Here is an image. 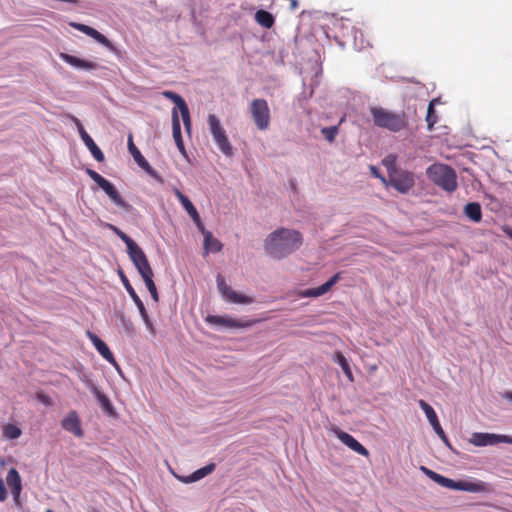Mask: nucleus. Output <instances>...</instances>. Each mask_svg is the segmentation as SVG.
Here are the masks:
<instances>
[{
  "label": "nucleus",
  "instance_id": "nucleus-1",
  "mask_svg": "<svg viewBox=\"0 0 512 512\" xmlns=\"http://www.w3.org/2000/svg\"><path fill=\"white\" fill-rule=\"evenodd\" d=\"M104 225L113 233H115L126 244L129 258L137 268L139 274L141 275L143 281L145 282L148 291L155 292L157 288L153 280L154 273L149 264L147 256L142 250V248L139 247L138 244L132 238H130L117 226L111 223H105Z\"/></svg>",
  "mask_w": 512,
  "mask_h": 512
},
{
  "label": "nucleus",
  "instance_id": "nucleus-2",
  "mask_svg": "<svg viewBox=\"0 0 512 512\" xmlns=\"http://www.w3.org/2000/svg\"><path fill=\"white\" fill-rule=\"evenodd\" d=\"M302 243L303 237L299 231L280 228L268 235L264 247L270 256L282 259L298 250Z\"/></svg>",
  "mask_w": 512,
  "mask_h": 512
},
{
  "label": "nucleus",
  "instance_id": "nucleus-3",
  "mask_svg": "<svg viewBox=\"0 0 512 512\" xmlns=\"http://www.w3.org/2000/svg\"><path fill=\"white\" fill-rule=\"evenodd\" d=\"M370 113L374 125L379 128L397 133L409 126L408 116L404 111L393 112L383 107H371Z\"/></svg>",
  "mask_w": 512,
  "mask_h": 512
},
{
  "label": "nucleus",
  "instance_id": "nucleus-4",
  "mask_svg": "<svg viewBox=\"0 0 512 512\" xmlns=\"http://www.w3.org/2000/svg\"><path fill=\"white\" fill-rule=\"evenodd\" d=\"M335 38L341 46L351 45L355 49L365 48V40L362 32L355 27L348 18H340L333 23Z\"/></svg>",
  "mask_w": 512,
  "mask_h": 512
},
{
  "label": "nucleus",
  "instance_id": "nucleus-5",
  "mask_svg": "<svg viewBox=\"0 0 512 512\" xmlns=\"http://www.w3.org/2000/svg\"><path fill=\"white\" fill-rule=\"evenodd\" d=\"M428 178L447 192L457 188V175L454 169L445 164H433L427 169Z\"/></svg>",
  "mask_w": 512,
  "mask_h": 512
},
{
  "label": "nucleus",
  "instance_id": "nucleus-6",
  "mask_svg": "<svg viewBox=\"0 0 512 512\" xmlns=\"http://www.w3.org/2000/svg\"><path fill=\"white\" fill-rule=\"evenodd\" d=\"M210 133L219 150L227 157L233 155V147L219 118L214 114L207 117Z\"/></svg>",
  "mask_w": 512,
  "mask_h": 512
},
{
  "label": "nucleus",
  "instance_id": "nucleus-7",
  "mask_svg": "<svg viewBox=\"0 0 512 512\" xmlns=\"http://www.w3.org/2000/svg\"><path fill=\"white\" fill-rule=\"evenodd\" d=\"M86 173L108 195L115 205L125 211L132 209V206L121 197L116 187L110 181L92 169H87Z\"/></svg>",
  "mask_w": 512,
  "mask_h": 512
},
{
  "label": "nucleus",
  "instance_id": "nucleus-8",
  "mask_svg": "<svg viewBox=\"0 0 512 512\" xmlns=\"http://www.w3.org/2000/svg\"><path fill=\"white\" fill-rule=\"evenodd\" d=\"M249 110L257 129L264 131L269 128L271 114L265 99L258 98L251 101Z\"/></svg>",
  "mask_w": 512,
  "mask_h": 512
},
{
  "label": "nucleus",
  "instance_id": "nucleus-9",
  "mask_svg": "<svg viewBox=\"0 0 512 512\" xmlns=\"http://www.w3.org/2000/svg\"><path fill=\"white\" fill-rule=\"evenodd\" d=\"M387 185L405 194L415 185V178L411 172L404 170L394 171L388 176Z\"/></svg>",
  "mask_w": 512,
  "mask_h": 512
},
{
  "label": "nucleus",
  "instance_id": "nucleus-10",
  "mask_svg": "<svg viewBox=\"0 0 512 512\" xmlns=\"http://www.w3.org/2000/svg\"><path fill=\"white\" fill-rule=\"evenodd\" d=\"M66 118H68L70 121H72L75 124V126L77 127V130L80 134L81 139L83 140V142L85 143L86 147L89 149V151L91 152L93 157L97 161L102 162L104 160L103 152L97 146V144L94 142V140L90 137V135L86 132L81 121L72 114H66Z\"/></svg>",
  "mask_w": 512,
  "mask_h": 512
},
{
  "label": "nucleus",
  "instance_id": "nucleus-11",
  "mask_svg": "<svg viewBox=\"0 0 512 512\" xmlns=\"http://www.w3.org/2000/svg\"><path fill=\"white\" fill-rule=\"evenodd\" d=\"M469 442L477 447L491 446L498 443L512 444V436L476 432L471 435Z\"/></svg>",
  "mask_w": 512,
  "mask_h": 512
},
{
  "label": "nucleus",
  "instance_id": "nucleus-12",
  "mask_svg": "<svg viewBox=\"0 0 512 512\" xmlns=\"http://www.w3.org/2000/svg\"><path fill=\"white\" fill-rule=\"evenodd\" d=\"M205 321L211 325H220L228 328H249L258 322L251 319H234L229 316L208 315Z\"/></svg>",
  "mask_w": 512,
  "mask_h": 512
},
{
  "label": "nucleus",
  "instance_id": "nucleus-13",
  "mask_svg": "<svg viewBox=\"0 0 512 512\" xmlns=\"http://www.w3.org/2000/svg\"><path fill=\"white\" fill-rule=\"evenodd\" d=\"M217 287L222 297L230 303L235 304H251L254 302L252 297L245 296L234 291L230 286H228L225 280L221 277H217Z\"/></svg>",
  "mask_w": 512,
  "mask_h": 512
},
{
  "label": "nucleus",
  "instance_id": "nucleus-14",
  "mask_svg": "<svg viewBox=\"0 0 512 512\" xmlns=\"http://www.w3.org/2000/svg\"><path fill=\"white\" fill-rule=\"evenodd\" d=\"M119 275H120L121 281H122L126 291L128 292V294L130 295V297L134 301L135 305L137 306V308H138V310L140 312V315H141L143 321L145 322L146 326L149 329H152V323H151V321L149 319L148 313L146 311V308H145L142 300L140 299V297L136 293L135 289L133 288V286L131 285L130 281L125 276V274L122 271H120Z\"/></svg>",
  "mask_w": 512,
  "mask_h": 512
},
{
  "label": "nucleus",
  "instance_id": "nucleus-15",
  "mask_svg": "<svg viewBox=\"0 0 512 512\" xmlns=\"http://www.w3.org/2000/svg\"><path fill=\"white\" fill-rule=\"evenodd\" d=\"M446 488L472 493L488 491V485L482 481H454L452 479H448Z\"/></svg>",
  "mask_w": 512,
  "mask_h": 512
},
{
  "label": "nucleus",
  "instance_id": "nucleus-16",
  "mask_svg": "<svg viewBox=\"0 0 512 512\" xmlns=\"http://www.w3.org/2000/svg\"><path fill=\"white\" fill-rule=\"evenodd\" d=\"M128 150L131 153L134 161L143 169L145 170L149 175L152 177H156L155 170L150 166L148 161L145 159V157L141 154L139 149L135 146L133 142L132 135H129L128 137Z\"/></svg>",
  "mask_w": 512,
  "mask_h": 512
},
{
  "label": "nucleus",
  "instance_id": "nucleus-17",
  "mask_svg": "<svg viewBox=\"0 0 512 512\" xmlns=\"http://www.w3.org/2000/svg\"><path fill=\"white\" fill-rule=\"evenodd\" d=\"M87 335H88L89 339L91 340V342L93 343L96 350L99 352V354L106 361H108L109 363L116 366L117 362L115 360V357H114L113 353L110 351L107 344L103 340H101L97 335H95L94 333H92L90 331L87 332Z\"/></svg>",
  "mask_w": 512,
  "mask_h": 512
},
{
  "label": "nucleus",
  "instance_id": "nucleus-18",
  "mask_svg": "<svg viewBox=\"0 0 512 512\" xmlns=\"http://www.w3.org/2000/svg\"><path fill=\"white\" fill-rule=\"evenodd\" d=\"M62 427L64 430L73 433L76 437H82L84 434L76 411L68 413V415L62 420Z\"/></svg>",
  "mask_w": 512,
  "mask_h": 512
},
{
  "label": "nucleus",
  "instance_id": "nucleus-19",
  "mask_svg": "<svg viewBox=\"0 0 512 512\" xmlns=\"http://www.w3.org/2000/svg\"><path fill=\"white\" fill-rule=\"evenodd\" d=\"M336 435H337L338 439L343 444L348 446L354 452H356L362 456H365V457L369 456V451L360 442H358L352 435H350L344 431H338L336 433Z\"/></svg>",
  "mask_w": 512,
  "mask_h": 512
},
{
  "label": "nucleus",
  "instance_id": "nucleus-20",
  "mask_svg": "<svg viewBox=\"0 0 512 512\" xmlns=\"http://www.w3.org/2000/svg\"><path fill=\"white\" fill-rule=\"evenodd\" d=\"M340 279V273L333 275L327 282L316 288L306 289L301 292L302 297H319L327 293Z\"/></svg>",
  "mask_w": 512,
  "mask_h": 512
},
{
  "label": "nucleus",
  "instance_id": "nucleus-21",
  "mask_svg": "<svg viewBox=\"0 0 512 512\" xmlns=\"http://www.w3.org/2000/svg\"><path fill=\"white\" fill-rule=\"evenodd\" d=\"M172 134L178 150L181 154L186 155V150L181 134L180 120L175 109L172 112Z\"/></svg>",
  "mask_w": 512,
  "mask_h": 512
},
{
  "label": "nucleus",
  "instance_id": "nucleus-22",
  "mask_svg": "<svg viewBox=\"0 0 512 512\" xmlns=\"http://www.w3.org/2000/svg\"><path fill=\"white\" fill-rule=\"evenodd\" d=\"M60 58L66 63L78 69L94 70L98 67L97 63L95 62L86 61L67 53H61Z\"/></svg>",
  "mask_w": 512,
  "mask_h": 512
},
{
  "label": "nucleus",
  "instance_id": "nucleus-23",
  "mask_svg": "<svg viewBox=\"0 0 512 512\" xmlns=\"http://www.w3.org/2000/svg\"><path fill=\"white\" fill-rule=\"evenodd\" d=\"M7 485L15 499H18L22 490L21 477L15 468H11L6 476Z\"/></svg>",
  "mask_w": 512,
  "mask_h": 512
},
{
  "label": "nucleus",
  "instance_id": "nucleus-24",
  "mask_svg": "<svg viewBox=\"0 0 512 512\" xmlns=\"http://www.w3.org/2000/svg\"><path fill=\"white\" fill-rule=\"evenodd\" d=\"M91 391L98 400L99 404L101 405L102 409L106 411L108 414L113 415L114 414V408L109 400V398L95 385H91Z\"/></svg>",
  "mask_w": 512,
  "mask_h": 512
},
{
  "label": "nucleus",
  "instance_id": "nucleus-25",
  "mask_svg": "<svg viewBox=\"0 0 512 512\" xmlns=\"http://www.w3.org/2000/svg\"><path fill=\"white\" fill-rule=\"evenodd\" d=\"M255 21L263 28L270 29L275 23V18L270 12L261 9L255 13Z\"/></svg>",
  "mask_w": 512,
  "mask_h": 512
},
{
  "label": "nucleus",
  "instance_id": "nucleus-26",
  "mask_svg": "<svg viewBox=\"0 0 512 512\" xmlns=\"http://www.w3.org/2000/svg\"><path fill=\"white\" fill-rule=\"evenodd\" d=\"M214 469H215V464L210 463V464L196 470L191 475L187 476L185 479H183V482L191 483V482L198 481V480L204 478L205 476H207L208 474L212 473L214 471Z\"/></svg>",
  "mask_w": 512,
  "mask_h": 512
},
{
  "label": "nucleus",
  "instance_id": "nucleus-27",
  "mask_svg": "<svg viewBox=\"0 0 512 512\" xmlns=\"http://www.w3.org/2000/svg\"><path fill=\"white\" fill-rule=\"evenodd\" d=\"M465 215L473 222H480L482 219L481 206L477 202H470L464 208Z\"/></svg>",
  "mask_w": 512,
  "mask_h": 512
},
{
  "label": "nucleus",
  "instance_id": "nucleus-28",
  "mask_svg": "<svg viewBox=\"0 0 512 512\" xmlns=\"http://www.w3.org/2000/svg\"><path fill=\"white\" fill-rule=\"evenodd\" d=\"M222 247V243L218 239L214 238L211 232L206 233V236L204 237V249L207 253H218L222 250Z\"/></svg>",
  "mask_w": 512,
  "mask_h": 512
},
{
  "label": "nucleus",
  "instance_id": "nucleus-29",
  "mask_svg": "<svg viewBox=\"0 0 512 512\" xmlns=\"http://www.w3.org/2000/svg\"><path fill=\"white\" fill-rule=\"evenodd\" d=\"M438 103V99H433L429 102L426 121L429 130H432L434 125L438 122V116L435 112V104Z\"/></svg>",
  "mask_w": 512,
  "mask_h": 512
},
{
  "label": "nucleus",
  "instance_id": "nucleus-30",
  "mask_svg": "<svg viewBox=\"0 0 512 512\" xmlns=\"http://www.w3.org/2000/svg\"><path fill=\"white\" fill-rule=\"evenodd\" d=\"M335 361L341 366L344 374L347 376V378L350 381H353V374L350 368V365L347 361V359L344 357V355L341 352L335 353Z\"/></svg>",
  "mask_w": 512,
  "mask_h": 512
},
{
  "label": "nucleus",
  "instance_id": "nucleus-31",
  "mask_svg": "<svg viewBox=\"0 0 512 512\" xmlns=\"http://www.w3.org/2000/svg\"><path fill=\"white\" fill-rule=\"evenodd\" d=\"M421 470L425 473L426 476H428L435 483L446 488L449 478L444 477V476H442L424 466L421 467Z\"/></svg>",
  "mask_w": 512,
  "mask_h": 512
},
{
  "label": "nucleus",
  "instance_id": "nucleus-32",
  "mask_svg": "<svg viewBox=\"0 0 512 512\" xmlns=\"http://www.w3.org/2000/svg\"><path fill=\"white\" fill-rule=\"evenodd\" d=\"M175 195H176L177 199L179 200V202L181 203V205L183 206V208L185 209V211L188 213V215L197 211V209L192 204V202L189 200V198L187 196H185L180 190L176 189Z\"/></svg>",
  "mask_w": 512,
  "mask_h": 512
},
{
  "label": "nucleus",
  "instance_id": "nucleus-33",
  "mask_svg": "<svg viewBox=\"0 0 512 512\" xmlns=\"http://www.w3.org/2000/svg\"><path fill=\"white\" fill-rule=\"evenodd\" d=\"M21 429L15 424L8 423L3 428V435L5 438L13 440L21 436Z\"/></svg>",
  "mask_w": 512,
  "mask_h": 512
},
{
  "label": "nucleus",
  "instance_id": "nucleus-34",
  "mask_svg": "<svg viewBox=\"0 0 512 512\" xmlns=\"http://www.w3.org/2000/svg\"><path fill=\"white\" fill-rule=\"evenodd\" d=\"M163 95L166 98L172 100L176 104V106L178 107L179 111L181 109H183L184 107H187L186 102L184 101V99L180 95H178V94H176V93H174L172 91H165L163 93Z\"/></svg>",
  "mask_w": 512,
  "mask_h": 512
},
{
  "label": "nucleus",
  "instance_id": "nucleus-35",
  "mask_svg": "<svg viewBox=\"0 0 512 512\" xmlns=\"http://www.w3.org/2000/svg\"><path fill=\"white\" fill-rule=\"evenodd\" d=\"M396 161H397V157L395 155H393V154L387 155L382 160V164L387 168L388 176L391 175V172L399 171L396 168Z\"/></svg>",
  "mask_w": 512,
  "mask_h": 512
},
{
  "label": "nucleus",
  "instance_id": "nucleus-36",
  "mask_svg": "<svg viewBox=\"0 0 512 512\" xmlns=\"http://www.w3.org/2000/svg\"><path fill=\"white\" fill-rule=\"evenodd\" d=\"M338 132V126L324 127L321 129V134L330 143L334 142Z\"/></svg>",
  "mask_w": 512,
  "mask_h": 512
},
{
  "label": "nucleus",
  "instance_id": "nucleus-37",
  "mask_svg": "<svg viewBox=\"0 0 512 512\" xmlns=\"http://www.w3.org/2000/svg\"><path fill=\"white\" fill-rule=\"evenodd\" d=\"M418 404H419L420 408L423 410V412L425 413L429 422L431 420H434L437 417V414H436L435 410L433 409V407L431 405H429L426 401L421 399L418 401Z\"/></svg>",
  "mask_w": 512,
  "mask_h": 512
},
{
  "label": "nucleus",
  "instance_id": "nucleus-38",
  "mask_svg": "<svg viewBox=\"0 0 512 512\" xmlns=\"http://www.w3.org/2000/svg\"><path fill=\"white\" fill-rule=\"evenodd\" d=\"M73 28L77 29L78 31L90 36V37H93V35L95 34L96 32V29L88 26V25H85V24H80V23H71L70 24Z\"/></svg>",
  "mask_w": 512,
  "mask_h": 512
},
{
  "label": "nucleus",
  "instance_id": "nucleus-39",
  "mask_svg": "<svg viewBox=\"0 0 512 512\" xmlns=\"http://www.w3.org/2000/svg\"><path fill=\"white\" fill-rule=\"evenodd\" d=\"M180 114H181V117H182V120H183V124H184L185 130L187 132H190L192 124H191V118H190V113H189L188 106L184 107L183 109H181L180 110Z\"/></svg>",
  "mask_w": 512,
  "mask_h": 512
},
{
  "label": "nucleus",
  "instance_id": "nucleus-40",
  "mask_svg": "<svg viewBox=\"0 0 512 512\" xmlns=\"http://www.w3.org/2000/svg\"><path fill=\"white\" fill-rule=\"evenodd\" d=\"M92 38L95 39L97 42L101 43L102 45L106 46L107 48L113 47V45L109 41V39L106 36H104L103 34H101L100 32H98L97 30Z\"/></svg>",
  "mask_w": 512,
  "mask_h": 512
},
{
  "label": "nucleus",
  "instance_id": "nucleus-41",
  "mask_svg": "<svg viewBox=\"0 0 512 512\" xmlns=\"http://www.w3.org/2000/svg\"><path fill=\"white\" fill-rule=\"evenodd\" d=\"M434 431L446 444H448V438H447L443 428L441 427V425L434 428Z\"/></svg>",
  "mask_w": 512,
  "mask_h": 512
},
{
  "label": "nucleus",
  "instance_id": "nucleus-42",
  "mask_svg": "<svg viewBox=\"0 0 512 512\" xmlns=\"http://www.w3.org/2000/svg\"><path fill=\"white\" fill-rule=\"evenodd\" d=\"M370 170H371V173L375 177L379 178L382 181L383 184L387 185V179L384 176L379 174V172H378V170H377V168L375 166H371Z\"/></svg>",
  "mask_w": 512,
  "mask_h": 512
},
{
  "label": "nucleus",
  "instance_id": "nucleus-43",
  "mask_svg": "<svg viewBox=\"0 0 512 512\" xmlns=\"http://www.w3.org/2000/svg\"><path fill=\"white\" fill-rule=\"evenodd\" d=\"M7 498L6 488L3 480L0 478V501H4Z\"/></svg>",
  "mask_w": 512,
  "mask_h": 512
},
{
  "label": "nucleus",
  "instance_id": "nucleus-44",
  "mask_svg": "<svg viewBox=\"0 0 512 512\" xmlns=\"http://www.w3.org/2000/svg\"><path fill=\"white\" fill-rule=\"evenodd\" d=\"M189 216L193 220L194 224H200V222H202L198 211H195V212L189 214Z\"/></svg>",
  "mask_w": 512,
  "mask_h": 512
},
{
  "label": "nucleus",
  "instance_id": "nucleus-45",
  "mask_svg": "<svg viewBox=\"0 0 512 512\" xmlns=\"http://www.w3.org/2000/svg\"><path fill=\"white\" fill-rule=\"evenodd\" d=\"M502 231L510 238L512 239V227L510 226H503Z\"/></svg>",
  "mask_w": 512,
  "mask_h": 512
},
{
  "label": "nucleus",
  "instance_id": "nucleus-46",
  "mask_svg": "<svg viewBox=\"0 0 512 512\" xmlns=\"http://www.w3.org/2000/svg\"><path fill=\"white\" fill-rule=\"evenodd\" d=\"M195 225L198 228V230L203 234L204 237L206 236V233L209 232L208 230H206V228L202 222H200V224H195Z\"/></svg>",
  "mask_w": 512,
  "mask_h": 512
},
{
  "label": "nucleus",
  "instance_id": "nucleus-47",
  "mask_svg": "<svg viewBox=\"0 0 512 512\" xmlns=\"http://www.w3.org/2000/svg\"><path fill=\"white\" fill-rule=\"evenodd\" d=\"M290 1V9L296 10L299 6V3L297 0H289Z\"/></svg>",
  "mask_w": 512,
  "mask_h": 512
},
{
  "label": "nucleus",
  "instance_id": "nucleus-48",
  "mask_svg": "<svg viewBox=\"0 0 512 512\" xmlns=\"http://www.w3.org/2000/svg\"><path fill=\"white\" fill-rule=\"evenodd\" d=\"M429 423L431 424V426L433 427V429H434V428H436L437 426H439V425H440V422H439V420H438V416H437L434 420H431Z\"/></svg>",
  "mask_w": 512,
  "mask_h": 512
},
{
  "label": "nucleus",
  "instance_id": "nucleus-49",
  "mask_svg": "<svg viewBox=\"0 0 512 512\" xmlns=\"http://www.w3.org/2000/svg\"><path fill=\"white\" fill-rule=\"evenodd\" d=\"M150 294H151V297L153 298V300H154L155 302H158V300H159V295H158L157 290H156L155 292H150Z\"/></svg>",
  "mask_w": 512,
  "mask_h": 512
},
{
  "label": "nucleus",
  "instance_id": "nucleus-50",
  "mask_svg": "<svg viewBox=\"0 0 512 512\" xmlns=\"http://www.w3.org/2000/svg\"><path fill=\"white\" fill-rule=\"evenodd\" d=\"M46 512H53V511H51V510H47Z\"/></svg>",
  "mask_w": 512,
  "mask_h": 512
},
{
  "label": "nucleus",
  "instance_id": "nucleus-51",
  "mask_svg": "<svg viewBox=\"0 0 512 512\" xmlns=\"http://www.w3.org/2000/svg\"><path fill=\"white\" fill-rule=\"evenodd\" d=\"M510 398L512 399V393L510 394Z\"/></svg>",
  "mask_w": 512,
  "mask_h": 512
}]
</instances>
